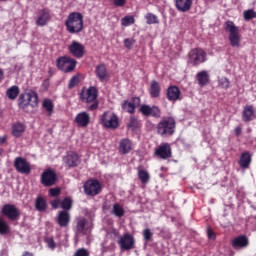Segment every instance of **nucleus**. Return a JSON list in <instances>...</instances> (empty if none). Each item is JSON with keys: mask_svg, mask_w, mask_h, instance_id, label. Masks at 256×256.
Returning a JSON list of instances; mask_svg holds the SVG:
<instances>
[{"mask_svg": "<svg viewBox=\"0 0 256 256\" xmlns=\"http://www.w3.org/2000/svg\"><path fill=\"white\" fill-rule=\"evenodd\" d=\"M207 237L209 240H213V241H215L216 239V234L210 227L207 228Z\"/></svg>", "mask_w": 256, "mask_h": 256, "instance_id": "864d4df0", "label": "nucleus"}, {"mask_svg": "<svg viewBox=\"0 0 256 256\" xmlns=\"http://www.w3.org/2000/svg\"><path fill=\"white\" fill-rule=\"evenodd\" d=\"M64 25L70 34H78L84 29L83 14L72 12L66 18Z\"/></svg>", "mask_w": 256, "mask_h": 256, "instance_id": "f257e3e1", "label": "nucleus"}, {"mask_svg": "<svg viewBox=\"0 0 256 256\" xmlns=\"http://www.w3.org/2000/svg\"><path fill=\"white\" fill-rule=\"evenodd\" d=\"M241 133H242L241 127H236L235 128V135H237V137H239V135H241Z\"/></svg>", "mask_w": 256, "mask_h": 256, "instance_id": "13d9d810", "label": "nucleus"}, {"mask_svg": "<svg viewBox=\"0 0 256 256\" xmlns=\"http://www.w3.org/2000/svg\"><path fill=\"white\" fill-rule=\"evenodd\" d=\"M166 99L175 103V101H181V92L179 88L175 85H171L166 90Z\"/></svg>", "mask_w": 256, "mask_h": 256, "instance_id": "412c9836", "label": "nucleus"}, {"mask_svg": "<svg viewBox=\"0 0 256 256\" xmlns=\"http://www.w3.org/2000/svg\"><path fill=\"white\" fill-rule=\"evenodd\" d=\"M75 224V235L77 237L87 235V219L85 217H77Z\"/></svg>", "mask_w": 256, "mask_h": 256, "instance_id": "aec40b11", "label": "nucleus"}, {"mask_svg": "<svg viewBox=\"0 0 256 256\" xmlns=\"http://www.w3.org/2000/svg\"><path fill=\"white\" fill-rule=\"evenodd\" d=\"M18 106L20 107V109H28L29 107V102L26 98V94L22 93L20 94L19 98H18Z\"/></svg>", "mask_w": 256, "mask_h": 256, "instance_id": "ea45409f", "label": "nucleus"}, {"mask_svg": "<svg viewBox=\"0 0 256 256\" xmlns=\"http://www.w3.org/2000/svg\"><path fill=\"white\" fill-rule=\"evenodd\" d=\"M62 211L69 212L71 209H73V199L71 197H65L61 201L60 205Z\"/></svg>", "mask_w": 256, "mask_h": 256, "instance_id": "e433bc0d", "label": "nucleus"}, {"mask_svg": "<svg viewBox=\"0 0 256 256\" xmlns=\"http://www.w3.org/2000/svg\"><path fill=\"white\" fill-rule=\"evenodd\" d=\"M19 95L20 88L17 85H13L6 90V97H8L10 101H15V99H18Z\"/></svg>", "mask_w": 256, "mask_h": 256, "instance_id": "72a5a7b5", "label": "nucleus"}, {"mask_svg": "<svg viewBox=\"0 0 256 256\" xmlns=\"http://www.w3.org/2000/svg\"><path fill=\"white\" fill-rule=\"evenodd\" d=\"M225 30L229 32V43L232 47L239 48L241 46V34L239 28L235 26L232 21H227L225 23Z\"/></svg>", "mask_w": 256, "mask_h": 256, "instance_id": "20e7f679", "label": "nucleus"}, {"mask_svg": "<svg viewBox=\"0 0 256 256\" xmlns=\"http://www.w3.org/2000/svg\"><path fill=\"white\" fill-rule=\"evenodd\" d=\"M80 79L78 75L73 76L68 83V89H75V86H77V84H79Z\"/></svg>", "mask_w": 256, "mask_h": 256, "instance_id": "49530a36", "label": "nucleus"}, {"mask_svg": "<svg viewBox=\"0 0 256 256\" xmlns=\"http://www.w3.org/2000/svg\"><path fill=\"white\" fill-rule=\"evenodd\" d=\"M52 209L57 210L59 209V206H61V199L57 198L51 201L50 203Z\"/></svg>", "mask_w": 256, "mask_h": 256, "instance_id": "603ef678", "label": "nucleus"}, {"mask_svg": "<svg viewBox=\"0 0 256 256\" xmlns=\"http://www.w3.org/2000/svg\"><path fill=\"white\" fill-rule=\"evenodd\" d=\"M42 108L45 109V111L49 117H52V115L55 111V104H54L53 100H51L49 98H45L42 101Z\"/></svg>", "mask_w": 256, "mask_h": 256, "instance_id": "2f4dec72", "label": "nucleus"}, {"mask_svg": "<svg viewBox=\"0 0 256 256\" xmlns=\"http://www.w3.org/2000/svg\"><path fill=\"white\" fill-rule=\"evenodd\" d=\"M74 256H89V251L85 248H80L74 253Z\"/></svg>", "mask_w": 256, "mask_h": 256, "instance_id": "3c124183", "label": "nucleus"}, {"mask_svg": "<svg viewBox=\"0 0 256 256\" xmlns=\"http://www.w3.org/2000/svg\"><path fill=\"white\" fill-rule=\"evenodd\" d=\"M193 0H175V7L180 12H187L191 9Z\"/></svg>", "mask_w": 256, "mask_h": 256, "instance_id": "c85d7f7f", "label": "nucleus"}, {"mask_svg": "<svg viewBox=\"0 0 256 256\" xmlns=\"http://www.w3.org/2000/svg\"><path fill=\"white\" fill-rule=\"evenodd\" d=\"M136 103H141V98L139 97H133L131 101L124 100L121 104V108L123 111H126V113H130V115H135V110L137 109Z\"/></svg>", "mask_w": 256, "mask_h": 256, "instance_id": "a211bd4d", "label": "nucleus"}, {"mask_svg": "<svg viewBox=\"0 0 256 256\" xmlns=\"http://www.w3.org/2000/svg\"><path fill=\"white\" fill-rule=\"evenodd\" d=\"M40 183L44 187H53L57 183V173L52 169H46L41 174Z\"/></svg>", "mask_w": 256, "mask_h": 256, "instance_id": "9b49d317", "label": "nucleus"}, {"mask_svg": "<svg viewBox=\"0 0 256 256\" xmlns=\"http://www.w3.org/2000/svg\"><path fill=\"white\" fill-rule=\"evenodd\" d=\"M26 131V125L21 123V122H17L14 123L12 125V135L13 137H22L23 133H25Z\"/></svg>", "mask_w": 256, "mask_h": 256, "instance_id": "7c9ffc66", "label": "nucleus"}, {"mask_svg": "<svg viewBox=\"0 0 256 256\" xmlns=\"http://www.w3.org/2000/svg\"><path fill=\"white\" fill-rule=\"evenodd\" d=\"M139 113H141L143 117H154V119H160L162 115V112L158 106H150L147 104H143L140 106Z\"/></svg>", "mask_w": 256, "mask_h": 256, "instance_id": "1a4fd4ad", "label": "nucleus"}, {"mask_svg": "<svg viewBox=\"0 0 256 256\" xmlns=\"http://www.w3.org/2000/svg\"><path fill=\"white\" fill-rule=\"evenodd\" d=\"M127 128L128 129H138L139 128V120H137V118H135V116H131L130 117V121L127 124Z\"/></svg>", "mask_w": 256, "mask_h": 256, "instance_id": "c03bdc74", "label": "nucleus"}, {"mask_svg": "<svg viewBox=\"0 0 256 256\" xmlns=\"http://www.w3.org/2000/svg\"><path fill=\"white\" fill-rule=\"evenodd\" d=\"M48 208L47 200L43 196H38L35 200V209L38 212H46Z\"/></svg>", "mask_w": 256, "mask_h": 256, "instance_id": "473e14b6", "label": "nucleus"}, {"mask_svg": "<svg viewBox=\"0 0 256 256\" xmlns=\"http://www.w3.org/2000/svg\"><path fill=\"white\" fill-rule=\"evenodd\" d=\"M57 225L62 228H68L71 224V213L69 211H59L56 217Z\"/></svg>", "mask_w": 256, "mask_h": 256, "instance_id": "dca6fc26", "label": "nucleus"}, {"mask_svg": "<svg viewBox=\"0 0 256 256\" xmlns=\"http://www.w3.org/2000/svg\"><path fill=\"white\" fill-rule=\"evenodd\" d=\"M127 4V0H113V5L116 7H123Z\"/></svg>", "mask_w": 256, "mask_h": 256, "instance_id": "5fc2aeb1", "label": "nucleus"}, {"mask_svg": "<svg viewBox=\"0 0 256 256\" xmlns=\"http://www.w3.org/2000/svg\"><path fill=\"white\" fill-rule=\"evenodd\" d=\"M110 208H111V206L108 205L107 202H106L105 205H104V209H105V210H109Z\"/></svg>", "mask_w": 256, "mask_h": 256, "instance_id": "680f3d73", "label": "nucleus"}, {"mask_svg": "<svg viewBox=\"0 0 256 256\" xmlns=\"http://www.w3.org/2000/svg\"><path fill=\"white\" fill-rule=\"evenodd\" d=\"M231 245L232 248L237 251L246 249L249 246V239L246 235H239L232 240Z\"/></svg>", "mask_w": 256, "mask_h": 256, "instance_id": "f3484780", "label": "nucleus"}, {"mask_svg": "<svg viewBox=\"0 0 256 256\" xmlns=\"http://www.w3.org/2000/svg\"><path fill=\"white\" fill-rule=\"evenodd\" d=\"M56 66L64 73H71L77 67V60L69 56H61L56 60Z\"/></svg>", "mask_w": 256, "mask_h": 256, "instance_id": "0eeeda50", "label": "nucleus"}, {"mask_svg": "<svg viewBox=\"0 0 256 256\" xmlns=\"http://www.w3.org/2000/svg\"><path fill=\"white\" fill-rule=\"evenodd\" d=\"M132 24H135V17L128 15L121 19V25L122 26H130Z\"/></svg>", "mask_w": 256, "mask_h": 256, "instance_id": "79ce46f5", "label": "nucleus"}, {"mask_svg": "<svg viewBox=\"0 0 256 256\" xmlns=\"http://www.w3.org/2000/svg\"><path fill=\"white\" fill-rule=\"evenodd\" d=\"M219 84L222 87V89H228L230 86V81L228 78L223 77L222 79L219 80Z\"/></svg>", "mask_w": 256, "mask_h": 256, "instance_id": "8fccbe9b", "label": "nucleus"}, {"mask_svg": "<svg viewBox=\"0 0 256 256\" xmlns=\"http://www.w3.org/2000/svg\"><path fill=\"white\" fill-rule=\"evenodd\" d=\"M118 245L123 251H131L135 248V237L130 233H126L119 239Z\"/></svg>", "mask_w": 256, "mask_h": 256, "instance_id": "ddd939ff", "label": "nucleus"}, {"mask_svg": "<svg viewBox=\"0 0 256 256\" xmlns=\"http://www.w3.org/2000/svg\"><path fill=\"white\" fill-rule=\"evenodd\" d=\"M74 121L78 127H87L91 123V116L87 112H80L76 115Z\"/></svg>", "mask_w": 256, "mask_h": 256, "instance_id": "5701e85b", "label": "nucleus"}, {"mask_svg": "<svg viewBox=\"0 0 256 256\" xmlns=\"http://www.w3.org/2000/svg\"><path fill=\"white\" fill-rule=\"evenodd\" d=\"M244 20L249 21L256 18V12L253 9H248L243 12Z\"/></svg>", "mask_w": 256, "mask_h": 256, "instance_id": "37998d69", "label": "nucleus"}, {"mask_svg": "<svg viewBox=\"0 0 256 256\" xmlns=\"http://www.w3.org/2000/svg\"><path fill=\"white\" fill-rule=\"evenodd\" d=\"M176 121L172 116L163 117L157 124L156 129L161 137H171L175 133Z\"/></svg>", "mask_w": 256, "mask_h": 256, "instance_id": "f03ea898", "label": "nucleus"}, {"mask_svg": "<svg viewBox=\"0 0 256 256\" xmlns=\"http://www.w3.org/2000/svg\"><path fill=\"white\" fill-rule=\"evenodd\" d=\"M6 141H7L6 136L0 137V145H4V143H6Z\"/></svg>", "mask_w": 256, "mask_h": 256, "instance_id": "bf43d9fd", "label": "nucleus"}, {"mask_svg": "<svg viewBox=\"0 0 256 256\" xmlns=\"http://www.w3.org/2000/svg\"><path fill=\"white\" fill-rule=\"evenodd\" d=\"M138 179L141 181L143 185H147L149 183L151 176L147 170L139 169L138 170Z\"/></svg>", "mask_w": 256, "mask_h": 256, "instance_id": "4c0bfd02", "label": "nucleus"}, {"mask_svg": "<svg viewBox=\"0 0 256 256\" xmlns=\"http://www.w3.org/2000/svg\"><path fill=\"white\" fill-rule=\"evenodd\" d=\"M135 42L136 41L133 38H126V39H124V46L127 49L131 50L133 48V46L135 45Z\"/></svg>", "mask_w": 256, "mask_h": 256, "instance_id": "de8ad7c7", "label": "nucleus"}, {"mask_svg": "<svg viewBox=\"0 0 256 256\" xmlns=\"http://www.w3.org/2000/svg\"><path fill=\"white\" fill-rule=\"evenodd\" d=\"M99 90L94 86L89 87L85 92L80 94V99L82 103H91L88 106V111H97L99 109Z\"/></svg>", "mask_w": 256, "mask_h": 256, "instance_id": "7ed1b4c3", "label": "nucleus"}, {"mask_svg": "<svg viewBox=\"0 0 256 256\" xmlns=\"http://www.w3.org/2000/svg\"><path fill=\"white\" fill-rule=\"evenodd\" d=\"M242 119L244 123H250L255 119V109L252 105H246L243 108Z\"/></svg>", "mask_w": 256, "mask_h": 256, "instance_id": "b1692460", "label": "nucleus"}, {"mask_svg": "<svg viewBox=\"0 0 256 256\" xmlns=\"http://www.w3.org/2000/svg\"><path fill=\"white\" fill-rule=\"evenodd\" d=\"M133 151V141L129 138H123L119 143V153L120 155H129Z\"/></svg>", "mask_w": 256, "mask_h": 256, "instance_id": "4be33fe9", "label": "nucleus"}, {"mask_svg": "<svg viewBox=\"0 0 256 256\" xmlns=\"http://www.w3.org/2000/svg\"><path fill=\"white\" fill-rule=\"evenodd\" d=\"M61 195V188H50L49 189V196L57 198Z\"/></svg>", "mask_w": 256, "mask_h": 256, "instance_id": "09e8293b", "label": "nucleus"}, {"mask_svg": "<svg viewBox=\"0 0 256 256\" xmlns=\"http://www.w3.org/2000/svg\"><path fill=\"white\" fill-rule=\"evenodd\" d=\"M251 161H252L251 154L248 151H245L240 155V159L238 161L239 167H241V169H249L251 165Z\"/></svg>", "mask_w": 256, "mask_h": 256, "instance_id": "a878e982", "label": "nucleus"}, {"mask_svg": "<svg viewBox=\"0 0 256 256\" xmlns=\"http://www.w3.org/2000/svg\"><path fill=\"white\" fill-rule=\"evenodd\" d=\"M11 232V228L9 226V224L3 220L2 218H0V235L4 236V235H8Z\"/></svg>", "mask_w": 256, "mask_h": 256, "instance_id": "58836bf2", "label": "nucleus"}, {"mask_svg": "<svg viewBox=\"0 0 256 256\" xmlns=\"http://www.w3.org/2000/svg\"><path fill=\"white\" fill-rule=\"evenodd\" d=\"M196 78H197L198 84L201 87H203L209 82L210 76L207 71L203 70L197 73Z\"/></svg>", "mask_w": 256, "mask_h": 256, "instance_id": "f704fd0d", "label": "nucleus"}, {"mask_svg": "<svg viewBox=\"0 0 256 256\" xmlns=\"http://www.w3.org/2000/svg\"><path fill=\"white\" fill-rule=\"evenodd\" d=\"M142 235L146 243H150L153 241V232H151V229L149 228L144 229Z\"/></svg>", "mask_w": 256, "mask_h": 256, "instance_id": "a19ab883", "label": "nucleus"}, {"mask_svg": "<svg viewBox=\"0 0 256 256\" xmlns=\"http://www.w3.org/2000/svg\"><path fill=\"white\" fill-rule=\"evenodd\" d=\"M80 163H81V158L79 157V154L73 151L68 152L64 158V164L69 169H73L74 167H79Z\"/></svg>", "mask_w": 256, "mask_h": 256, "instance_id": "2eb2a0df", "label": "nucleus"}, {"mask_svg": "<svg viewBox=\"0 0 256 256\" xmlns=\"http://www.w3.org/2000/svg\"><path fill=\"white\" fill-rule=\"evenodd\" d=\"M68 51L72 56L78 59L85 56V46L77 41H72V43L68 46Z\"/></svg>", "mask_w": 256, "mask_h": 256, "instance_id": "4468645a", "label": "nucleus"}, {"mask_svg": "<svg viewBox=\"0 0 256 256\" xmlns=\"http://www.w3.org/2000/svg\"><path fill=\"white\" fill-rule=\"evenodd\" d=\"M101 123L106 129H117L119 127V118L113 113L105 112L102 115Z\"/></svg>", "mask_w": 256, "mask_h": 256, "instance_id": "f8f14e48", "label": "nucleus"}, {"mask_svg": "<svg viewBox=\"0 0 256 256\" xmlns=\"http://www.w3.org/2000/svg\"><path fill=\"white\" fill-rule=\"evenodd\" d=\"M1 214L11 222L18 221L21 217V211L14 204L3 205L1 209Z\"/></svg>", "mask_w": 256, "mask_h": 256, "instance_id": "6e6552de", "label": "nucleus"}, {"mask_svg": "<svg viewBox=\"0 0 256 256\" xmlns=\"http://www.w3.org/2000/svg\"><path fill=\"white\" fill-rule=\"evenodd\" d=\"M149 93L152 99H157V97H160L161 86L156 80L151 81Z\"/></svg>", "mask_w": 256, "mask_h": 256, "instance_id": "c756f323", "label": "nucleus"}, {"mask_svg": "<svg viewBox=\"0 0 256 256\" xmlns=\"http://www.w3.org/2000/svg\"><path fill=\"white\" fill-rule=\"evenodd\" d=\"M187 58L188 64H191L192 66H198L207 60V54L201 48H193L189 51Z\"/></svg>", "mask_w": 256, "mask_h": 256, "instance_id": "423d86ee", "label": "nucleus"}, {"mask_svg": "<svg viewBox=\"0 0 256 256\" xmlns=\"http://www.w3.org/2000/svg\"><path fill=\"white\" fill-rule=\"evenodd\" d=\"M22 256H34V254L32 252L29 251H25Z\"/></svg>", "mask_w": 256, "mask_h": 256, "instance_id": "052dcab7", "label": "nucleus"}, {"mask_svg": "<svg viewBox=\"0 0 256 256\" xmlns=\"http://www.w3.org/2000/svg\"><path fill=\"white\" fill-rule=\"evenodd\" d=\"M155 156L160 159H169L172 157V150L168 143H163L155 149Z\"/></svg>", "mask_w": 256, "mask_h": 256, "instance_id": "6ab92c4d", "label": "nucleus"}, {"mask_svg": "<svg viewBox=\"0 0 256 256\" xmlns=\"http://www.w3.org/2000/svg\"><path fill=\"white\" fill-rule=\"evenodd\" d=\"M111 214L117 218H123L125 216V209L121 206L120 203H115L113 205Z\"/></svg>", "mask_w": 256, "mask_h": 256, "instance_id": "c9c22d12", "label": "nucleus"}, {"mask_svg": "<svg viewBox=\"0 0 256 256\" xmlns=\"http://www.w3.org/2000/svg\"><path fill=\"white\" fill-rule=\"evenodd\" d=\"M84 194L88 197H96L101 194L103 191V187L101 186V182L97 179H89L84 185Z\"/></svg>", "mask_w": 256, "mask_h": 256, "instance_id": "39448f33", "label": "nucleus"}, {"mask_svg": "<svg viewBox=\"0 0 256 256\" xmlns=\"http://www.w3.org/2000/svg\"><path fill=\"white\" fill-rule=\"evenodd\" d=\"M14 167L17 173H21L23 175H30L32 171L31 164L27 161L26 158L21 156L15 158Z\"/></svg>", "mask_w": 256, "mask_h": 256, "instance_id": "9d476101", "label": "nucleus"}, {"mask_svg": "<svg viewBox=\"0 0 256 256\" xmlns=\"http://www.w3.org/2000/svg\"><path fill=\"white\" fill-rule=\"evenodd\" d=\"M95 73L101 82L109 79V72L107 71V66L105 64L96 66Z\"/></svg>", "mask_w": 256, "mask_h": 256, "instance_id": "cd10ccee", "label": "nucleus"}, {"mask_svg": "<svg viewBox=\"0 0 256 256\" xmlns=\"http://www.w3.org/2000/svg\"><path fill=\"white\" fill-rule=\"evenodd\" d=\"M5 79V72L2 68H0V83Z\"/></svg>", "mask_w": 256, "mask_h": 256, "instance_id": "4d7b16f0", "label": "nucleus"}, {"mask_svg": "<svg viewBox=\"0 0 256 256\" xmlns=\"http://www.w3.org/2000/svg\"><path fill=\"white\" fill-rule=\"evenodd\" d=\"M28 106L32 109H36L39 105V95L36 91L31 90L30 92L25 93Z\"/></svg>", "mask_w": 256, "mask_h": 256, "instance_id": "393cba45", "label": "nucleus"}, {"mask_svg": "<svg viewBox=\"0 0 256 256\" xmlns=\"http://www.w3.org/2000/svg\"><path fill=\"white\" fill-rule=\"evenodd\" d=\"M46 242L50 249H55V240L53 238H48Z\"/></svg>", "mask_w": 256, "mask_h": 256, "instance_id": "6e6d98bb", "label": "nucleus"}, {"mask_svg": "<svg viewBox=\"0 0 256 256\" xmlns=\"http://www.w3.org/2000/svg\"><path fill=\"white\" fill-rule=\"evenodd\" d=\"M145 18H146V23L149 25L159 23L157 16L152 13H147Z\"/></svg>", "mask_w": 256, "mask_h": 256, "instance_id": "a18cd8bd", "label": "nucleus"}, {"mask_svg": "<svg viewBox=\"0 0 256 256\" xmlns=\"http://www.w3.org/2000/svg\"><path fill=\"white\" fill-rule=\"evenodd\" d=\"M51 20V14L46 9H43L40 11V14L36 20V25L38 26H45L47 25Z\"/></svg>", "mask_w": 256, "mask_h": 256, "instance_id": "bb28decb", "label": "nucleus"}, {"mask_svg": "<svg viewBox=\"0 0 256 256\" xmlns=\"http://www.w3.org/2000/svg\"><path fill=\"white\" fill-rule=\"evenodd\" d=\"M0 1H7V0H0Z\"/></svg>", "mask_w": 256, "mask_h": 256, "instance_id": "e2e57ef3", "label": "nucleus"}]
</instances>
